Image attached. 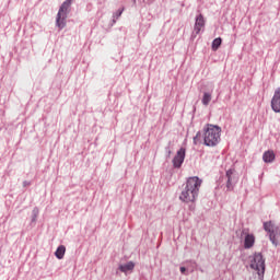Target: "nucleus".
<instances>
[{"label":"nucleus","instance_id":"obj_1","mask_svg":"<svg viewBox=\"0 0 280 280\" xmlns=\"http://www.w3.org/2000/svg\"><path fill=\"white\" fill-rule=\"evenodd\" d=\"M202 179L198 178V176L189 177L182 190L179 199L183 202H194V200L198 198V192L200 191Z\"/></svg>","mask_w":280,"mask_h":280},{"label":"nucleus","instance_id":"obj_2","mask_svg":"<svg viewBox=\"0 0 280 280\" xmlns=\"http://www.w3.org/2000/svg\"><path fill=\"white\" fill-rule=\"evenodd\" d=\"M222 132V128L208 124L203 129V142L205 145L213 148L220 143V135Z\"/></svg>","mask_w":280,"mask_h":280},{"label":"nucleus","instance_id":"obj_3","mask_svg":"<svg viewBox=\"0 0 280 280\" xmlns=\"http://www.w3.org/2000/svg\"><path fill=\"white\" fill-rule=\"evenodd\" d=\"M249 268L257 272L259 279H264V275L266 273V260L261 253H255L253 256H249Z\"/></svg>","mask_w":280,"mask_h":280},{"label":"nucleus","instance_id":"obj_4","mask_svg":"<svg viewBox=\"0 0 280 280\" xmlns=\"http://www.w3.org/2000/svg\"><path fill=\"white\" fill-rule=\"evenodd\" d=\"M71 3H73V0H66L59 8L56 18V25L59 30H65L67 26V16H69V12H71Z\"/></svg>","mask_w":280,"mask_h":280},{"label":"nucleus","instance_id":"obj_5","mask_svg":"<svg viewBox=\"0 0 280 280\" xmlns=\"http://www.w3.org/2000/svg\"><path fill=\"white\" fill-rule=\"evenodd\" d=\"M264 229L267 233H269L270 242L273 246H279L280 244V226L275 224L272 221H268L264 223Z\"/></svg>","mask_w":280,"mask_h":280},{"label":"nucleus","instance_id":"obj_6","mask_svg":"<svg viewBox=\"0 0 280 280\" xmlns=\"http://www.w3.org/2000/svg\"><path fill=\"white\" fill-rule=\"evenodd\" d=\"M185 161V149L182 148L177 151L176 155L173 159L174 167H180Z\"/></svg>","mask_w":280,"mask_h":280},{"label":"nucleus","instance_id":"obj_7","mask_svg":"<svg viewBox=\"0 0 280 280\" xmlns=\"http://www.w3.org/2000/svg\"><path fill=\"white\" fill-rule=\"evenodd\" d=\"M243 235H245L244 247L253 248V246H255V235L248 234L246 231H243Z\"/></svg>","mask_w":280,"mask_h":280},{"label":"nucleus","instance_id":"obj_8","mask_svg":"<svg viewBox=\"0 0 280 280\" xmlns=\"http://www.w3.org/2000/svg\"><path fill=\"white\" fill-rule=\"evenodd\" d=\"M202 27H205V18L202 16V14H199L196 18V22H195L196 34H200V32L202 31Z\"/></svg>","mask_w":280,"mask_h":280},{"label":"nucleus","instance_id":"obj_9","mask_svg":"<svg viewBox=\"0 0 280 280\" xmlns=\"http://www.w3.org/2000/svg\"><path fill=\"white\" fill-rule=\"evenodd\" d=\"M233 174H235L234 170L226 171V178H228L226 187H228V189H233Z\"/></svg>","mask_w":280,"mask_h":280},{"label":"nucleus","instance_id":"obj_10","mask_svg":"<svg viewBox=\"0 0 280 280\" xmlns=\"http://www.w3.org/2000/svg\"><path fill=\"white\" fill-rule=\"evenodd\" d=\"M262 161H265V163H272V161H275V152L273 151L265 152L262 155Z\"/></svg>","mask_w":280,"mask_h":280},{"label":"nucleus","instance_id":"obj_11","mask_svg":"<svg viewBox=\"0 0 280 280\" xmlns=\"http://www.w3.org/2000/svg\"><path fill=\"white\" fill-rule=\"evenodd\" d=\"M65 253H67V248L65 247V245H60L55 252V256L57 257V259H62L65 257Z\"/></svg>","mask_w":280,"mask_h":280},{"label":"nucleus","instance_id":"obj_12","mask_svg":"<svg viewBox=\"0 0 280 280\" xmlns=\"http://www.w3.org/2000/svg\"><path fill=\"white\" fill-rule=\"evenodd\" d=\"M119 270L121 272H128L129 270H135V262L129 261L126 265H120Z\"/></svg>","mask_w":280,"mask_h":280},{"label":"nucleus","instance_id":"obj_13","mask_svg":"<svg viewBox=\"0 0 280 280\" xmlns=\"http://www.w3.org/2000/svg\"><path fill=\"white\" fill-rule=\"evenodd\" d=\"M220 45H222V38L221 37H217L215 39H213V42H212V51H218V49H220Z\"/></svg>","mask_w":280,"mask_h":280},{"label":"nucleus","instance_id":"obj_14","mask_svg":"<svg viewBox=\"0 0 280 280\" xmlns=\"http://www.w3.org/2000/svg\"><path fill=\"white\" fill-rule=\"evenodd\" d=\"M211 102V93H203V97H202V105L203 106H209V103Z\"/></svg>","mask_w":280,"mask_h":280},{"label":"nucleus","instance_id":"obj_15","mask_svg":"<svg viewBox=\"0 0 280 280\" xmlns=\"http://www.w3.org/2000/svg\"><path fill=\"white\" fill-rule=\"evenodd\" d=\"M187 269L185 267H180V272L184 273Z\"/></svg>","mask_w":280,"mask_h":280},{"label":"nucleus","instance_id":"obj_16","mask_svg":"<svg viewBox=\"0 0 280 280\" xmlns=\"http://www.w3.org/2000/svg\"><path fill=\"white\" fill-rule=\"evenodd\" d=\"M122 12H124V10L119 11V12H118V16H119L120 14H122Z\"/></svg>","mask_w":280,"mask_h":280},{"label":"nucleus","instance_id":"obj_17","mask_svg":"<svg viewBox=\"0 0 280 280\" xmlns=\"http://www.w3.org/2000/svg\"><path fill=\"white\" fill-rule=\"evenodd\" d=\"M122 12H124V10L119 11V12H118V16H119L120 14H122Z\"/></svg>","mask_w":280,"mask_h":280}]
</instances>
